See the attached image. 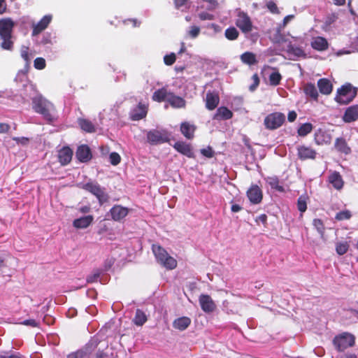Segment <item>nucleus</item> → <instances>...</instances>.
<instances>
[{
	"instance_id": "obj_16",
	"label": "nucleus",
	"mask_w": 358,
	"mask_h": 358,
	"mask_svg": "<svg viewBox=\"0 0 358 358\" xmlns=\"http://www.w3.org/2000/svg\"><path fill=\"white\" fill-rule=\"evenodd\" d=\"M250 201L252 203H259L262 199V193L257 185L252 186L247 192Z\"/></svg>"
},
{
	"instance_id": "obj_36",
	"label": "nucleus",
	"mask_w": 358,
	"mask_h": 358,
	"mask_svg": "<svg viewBox=\"0 0 358 358\" xmlns=\"http://www.w3.org/2000/svg\"><path fill=\"white\" fill-rule=\"evenodd\" d=\"M304 92L306 95L310 96L313 99H315V100L317 99L318 92H317V90L314 85H313L311 83L307 84L304 87Z\"/></svg>"
},
{
	"instance_id": "obj_38",
	"label": "nucleus",
	"mask_w": 358,
	"mask_h": 358,
	"mask_svg": "<svg viewBox=\"0 0 358 358\" xmlns=\"http://www.w3.org/2000/svg\"><path fill=\"white\" fill-rule=\"evenodd\" d=\"M349 244L347 241L339 242L336 244V250L339 255L345 254L349 249Z\"/></svg>"
},
{
	"instance_id": "obj_26",
	"label": "nucleus",
	"mask_w": 358,
	"mask_h": 358,
	"mask_svg": "<svg viewBox=\"0 0 358 358\" xmlns=\"http://www.w3.org/2000/svg\"><path fill=\"white\" fill-rule=\"evenodd\" d=\"M196 127L193 124H190L187 122L182 123L180 126V131L182 134L188 139L194 138V133Z\"/></svg>"
},
{
	"instance_id": "obj_12",
	"label": "nucleus",
	"mask_w": 358,
	"mask_h": 358,
	"mask_svg": "<svg viewBox=\"0 0 358 358\" xmlns=\"http://www.w3.org/2000/svg\"><path fill=\"white\" fill-rule=\"evenodd\" d=\"M358 119V105L348 107L343 115V120L345 122H352Z\"/></svg>"
},
{
	"instance_id": "obj_62",
	"label": "nucleus",
	"mask_w": 358,
	"mask_h": 358,
	"mask_svg": "<svg viewBox=\"0 0 358 358\" xmlns=\"http://www.w3.org/2000/svg\"><path fill=\"white\" fill-rule=\"evenodd\" d=\"M6 0H0V14L3 13L6 9Z\"/></svg>"
},
{
	"instance_id": "obj_32",
	"label": "nucleus",
	"mask_w": 358,
	"mask_h": 358,
	"mask_svg": "<svg viewBox=\"0 0 358 358\" xmlns=\"http://www.w3.org/2000/svg\"><path fill=\"white\" fill-rule=\"evenodd\" d=\"M287 52L293 56L297 57H305L306 54L303 50L299 47H294L291 43L287 45Z\"/></svg>"
},
{
	"instance_id": "obj_4",
	"label": "nucleus",
	"mask_w": 358,
	"mask_h": 358,
	"mask_svg": "<svg viewBox=\"0 0 358 358\" xmlns=\"http://www.w3.org/2000/svg\"><path fill=\"white\" fill-rule=\"evenodd\" d=\"M285 115L279 112H275L268 115L264 119V125L266 129L273 130L276 129L285 122Z\"/></svg>"
},
{
	"instance_id": "obj_50",
	"label": "nucleus",
	"mask_w": 358,
	"mask_h": 358,
	"mask_svg": "<svg viewBox=\"0 0 358 358\" xmlns=\"http://www.w3.org/2000/svg\"><path fill=\"white\" fill-rule=\"evenodd\" d=\"M201 153L208 158L213 157L214 156V151L213 150L211 147H207L206 148L201 150Z\"/></svg>"
},
{
	"instance_id": "obj_58",
	"label": "nucleus",
	"mask_w": 358,
	"mask_h": 358,
	"mask_svg": "<svg viewBox=\"0 0 358 358\" xmlns=\"http://www.w3.org/2000/svg\"><path fill=\"white\" fill-rule=\"evenodd\" d=\"M99 277V273H94L93 275H91L87 277V282H93L96 281Z\"/></svg>"
},
{
	"instance_id": "obj_64",
	"label": "nucleus",
	"mask_w": 358,
	"mask_h": 358,
	"mask_svg": "<svg viewBox=\"0 0 358 358\" xmlns=\"http://www.w3.org/2000/svg\"><path fill=\"white\" fill-rule=\"evenodd\" d=\"M0 358H22V357L19 355H11L10 356L1 355Z\"/></svg>"
},
{
	"instance_id": "obj_45",
	"label": "nucleus",
	"mask_w": 358,
	"mask_h": 358,
	"mask_svg": "<svg viewBox=\"0 0 358 358\" xmlns=\"http://www.w3.org/2000/svg\"><path fill=\"white\" fill-rule=\"evenodd\" d=\"M297 207L300 212L303 213L306 210L307 204L304 196H300L298 199Z\"/></svg>"
},
{
	"instance_id": "obj_11",
	"label": "nucleus",
	"mask_w": 358,
	"mask_h": 358,
	"mask_svg": "<svg viewBox=\"0 0 358 358\" xmlns=\"http://www.w3.org/2000/svg\"><path fill=\"white\" fill-rule=\"evenodd\" d=\"M13 22L9 19H3L0 20V36L1 38L11 37Z\"/></svg>"
},
{
	"instance_id": "obj_34",
	"label": "nucleus",
	"mask_w": 358,
	"mask_h": 358,
	"mask_svg": "<svg viewBox=\"0 0 358 358\" xmlns=\"http://www.w3.org/2000/svg\"><path fill=\"white\" fill-rule=\"evenodd\" d=\"M147 321V316L144 312L138 309L134 318V322L137 326H142Z\"/></svg>"
},
{
	"instance_id": "obj_28",
	"label": "nucleus",
	"mask_w": 358,
	"mask_h": 358,
	"mask_svg": "<svg viewBox=\"0 0 358 358\" xmlns=\"http://www.w3.org/2000/svg\"><path fill=\"white\" fill-rule=\"evenodd\" d=\"M232 112L226 107H220L214 115V119L229 120L232 117Z\"/></svg>"
},
{
	"instance_id": "obj_61",
	"label": "nucleus",
	"mask_w": 358,
	"mask_h": 358,
	"mask_svg": "<svg viewBox=\"0 0 358 358\" xmlns=\"http://www.w3.org/2000/svg\"><path fill=\"white\" fill-rule=\"evenodd\" d=\"M199 17L201 20H212V15L206 13H201L199 14Z\"/></svg>"
},
{
	"instance_id": "obj_27",
	"label": "nucleus",
	"mask_w": 358,
	"mask_h": 358,
	"mask_svg": "<svg viewBox=\"0 0 358 358\" xmlns=\"http://www.w3.org/2000/svg\"><path fill=\"white\" fill-rule=\"evenodd\" d=\"M167 101L174 108H182L185 106V101L180 96L170 93L167 97Z\"/></svg>"
},
{
	"instance_id": "obj_31",
	"label": "nucleus",
	"mask_w": 358,
	"mask_h": 358,
	"mask_svg": "<svg viewBox=\"0 0 358 358\" xmlns=\"http://www.w3.org/2000/svg\"><path fill=\"white\" fill-rule=\"evenodd\" d=\"M242 62L248 65H253L257 63L256 56L251 52H245L241 55Z\"/></svg>"
},
{
	"instance_id": "obj_52",
	"label": "nucleus",
	"mask_w": 358,
	"mask_h": 358,
	"mask_svg": "<svg viewBox=\"0 0 358 358\" xmlns=\"http://www.w3.org/2000/svg\"><path fill=\"white\" fill-rule=\"evenodd\" d=\"M28 50L29 48L26 46H23L21 49V56L27 62L29 61Z\"/></svg>"
},
{
	"instance_id": "obj_18",
	"label": "nucleus",
	"mask_w": 358,
	"mask_h": 358,
	"mask_svg": "<svg viewBox=\"0 0 358 358\" xmlns=\"http://www.w3.org/2000/svg\"><path fill=\"white\" fill-rule=\"evenodd\" d=\"M310 45L313 49L318 51L326 50L329 47L327 39L322 36L313 38Z\"/></svg>"
},
{
	"instance_id": "obj_40",
	"label": "nucleus",
	"mask_w": 358,
	"mask_h": 358,
	"mask_svg": "<svg viewBox=\"0 0 358 358\" xmlns=\"http://www.w3.org/2000/svg\"><path fill=\"white\" fill-rule=\"evenodd\" d=\"M238 31L234 27L228 28L225 31V36L229 40H235L238 38Z\"/></svg>"
},
{
	"instance_id": "obj_25",
	"label": "nucleus",
	"mask_w": 358,
	"mask_h": 358,
	"mask_svg": "<svg viewBox=\"0 0 358 358\" xmlns=\"http://www.w3.org/2000/svg\"><path fill=\"white\" fill-rule=\"evenodd\" d=\"M191 324V320L188 317H181L175 320L173 326L175 329L180 331L186 329Z\"/></svg>"
},
{
	"instance_id": "obj_46",
	"label": "nucleus",
	"mask_w": 358,
	"mask_h": 358,
	"mask_svg": "<svg viewBox=\"0 0 358 358\" xmlns=\"http://www.w3.org/2000/svg\"><path fill=\"white\" fill-rule=\"evenodd\" d=\"M110 162L112 165L116 166L120 164L121 161V157L120 155L117 152H111L109 156Z\"/></svg>"
},
{
	"instance_id": "obj_54",
	"label": "nucleus",
	"mask_w": 358,
	"mask_h": 358,
	"mask_svg": "<svg viewBox=\"0 0 358 358\" xmlns=\"http://www.w3.org/2000/svg\"><path fill=\"white\" fill-rule=\"evenodd\" d=\"M85 355V353L82 350H78L75 352H72L69 354L67 357L68 358H83Z\"/></svg>"
},
{
	"instance_id": "obj_63",
	"label": "nucleus",
	"mask_w": 358,
	"mask_h": 358,
	"mask_svg": "<svg viewBox=\"0 0 358 358\" xmlns=\"http://www.w3.org/2000/svg\"><path fill=\"white\" fill-rule=\"evenodd\" d=\"M267 220V216L265 214H262L259 215L257 219L256 222H262L263 224H266Z\"/></svg>"
},
{
	"instance_id": "obj_10",
	"label": "nucleus",
	"mask_w": 358,
	"mask_h": 358,
	"mask_svg": "<svg viewBox=\"0 0 358 358\" xmlns=\"http://www.w3.org/2000/svg\"><path fill=\"white\" fill-rule=\"evenodd\" d=\"M129 208L120 205L114 206L110 210L111 217L115 221H120L124 218L129 213Z\"/></svg>"
},
{
	"instance_id": "obj_6",
	"label": "nucleus",
	"mask_w": 358,
	"mask_h": 358,
	"mask_svg": "<svg viewBox=\"0 0 358 358\" xmlns=\"http://www.w3.org/2000/svg\"><path fill=\"white\" fill-rule=\"evenodd\" d=\"M355 336L349 333H343L334 339V344L339 351H343L355 344Z\"/></svg>"
},
{
	"instance_id": "obj_30",
	"label": "nucleus",
	"mask_w": 358,
	"mask_h": 358,
	"mask_svg": "<svg viewBox=\"0 0 358 358\" xmlns=\"http://www.w3.org/2000/svg\"><path fill=\"white\" fill-rule=\"evenodd\" d=\"M329 182L332 184V185L336 189H341L343 186V181L342 180L341 176L339 173L335 172L333 173L329 178Z\"/></svg>"
},
{
	"instance_id": "obj_23",
	"label": "nucleus",
	"mask_w": 358,
	"mask_h": 358,
	"mask_svg": "<svg viewBox=\"0 0 358 358\" xmlns=\"http://www.w3.org/2000/svg\"><path fill=\"white\" fill-rule=\"evenodd\" d=\"M147 106L141 103H139L137 108L131 113V118L134 120H139L146 116Z\"/></svg>"
},
{
	"instance_id": "obj_14",
	"label": "nucleus",
	"mask_w": 358,
	"mask_h": 358,
	"mask_svg": "<svg viewBox=\"0 0 358 358\" xmlns=\"http://www.w3.org/2000/svg\"><path fill=\"white\" fill-rule=\"evenodd\" d=\"M51 18L52 17L50 15H45L41 19V20L39 22H38L37 24H33L32 35L36 36L38 34H40L42 31H43L50 22Z\"/></svg>"
},
{
	"instance_id": "obj_5",
	"label": "nucleus",
	"mask_w": 358,
	"mask_h": 358,
	"mask_svg": "<svg viewBox=\"0 0 358 358\" xmlns=\"http://www.w3.org/2000/svg\"><path fill=\"white\" fill-rule=\"evenodd\" d=\"M147 140L152 145L161 144L169 141V134L165 130L153 129L147 133Z\"/></svg>"
},
{
	"instance_id": "obj_1",
	"label": "nucleus",
	"mask_w": 358,
	"mask_h": 358,
	"mask_svg": "<svg viewBox=\"0 0 358 358\" xmlns=\"http://www.w3.org/2000/svg\"><path fill=\"white\" fill-rule=\"evenodd\" d=\"M32 106L35 112L42 115L47 121L51 122L55 120L52 114L55 111L54 105L41 95L32 99Z\"/></svg>"
},
{
	"instance_id": "obj_13",
	"label": "nucleus",
	"mask_w": 358,
	"mask_h": 358,
	"mask_svg": "<svg viewBox=\"0 0 358 358\" xmlns=\"http://www.w3.org/2000/svg\"><path fill=\"white\" fill-rule=\"evenodd\" d=\"M76 157L82 162H86L90 160L92 158V154L90 148L85 145L78 147L76 151Z\"/></svg>"
},
{
	"instance_id": "obj_37",
	"label": "nucleus",
	"mask_w": 358,
	"mask_h": 358,
	"mask_svg": "<svg viewBox=\"0 0 358 358\" xmlns=\"http://www.w3.org/2000/svg\"><path fill=\"white\" fill-rule=\"evenodd\" d=\"M313 130V125L310 123H305L298 129V134L301 136H305Z\"/></svg>"
},
{
	"instance_id": "obj_44",
	"label": "nucleus",
	"mask_w": 358,
	"mask_h": 358,
	"mask_svg": "<svg viewBox=\"0 0 358 358\" xmlns=\"http://www.w3.org/2000/svg\"><path fill=\"white\" fill-rule=\"evenodd\" d=\"M313 225L320 234L321 236L323 237L324 234V227L322 221L320 219H315L313 220Z\"/></svg>"
},
{
	"instance_id": "obj_53",
	"label": "nucleus",
	"mask_w": 358,
	"mask_h": 358,
	"mask_svg": "<svg viewBox=\"0 0 358 358\" xmlns=\"http://www.w3.org/2000/svg\"><path fill=\"white\" fill-rule=\"evenodd\" d=\"M200 32V29L198 27L193 26L191 27L189 34L192 38H196Z\"/></svg>"
},
{
	"instance_id": "obj_47",
	"label": "nucleus",
	"mask_w": 358,
	"mask_h": 358,
	"mask_svg": "<svg viewBox=\"0 0 358 358\" xmlns=\"http://www.w3.org/2000/svg\"><path fill=\"white\" fill-rule=\"evenodd\" d=\"M11 37L1 38L3 42L1 44L2 48L5 50H10L13 47V42L10 40Z\"/></svg>"
},
{
	"instance_id": "obj_9",
	"label": "nucleus",
	"mask_w": 358,
	"mask_h": 358,
	"mask_svg": "<svg viewBox=\"0 0 358 358\" xmlns=\"http://www.w3.org/2000/svg\"><path fill=\"white\" fill-rule=\"evenodd\" d=\"M199 303L201 309L205 313H212L216 308V305L209 295L201 294L199 296Z\"/></svg>"
},
{
	"instance_id": "obj_51",
	"label": "nucleus",
	"mask_w": 358,
	"mask_h": 358,
	"mask_svg": "<svg viewBox=\"0 0 358 358\" xmlns=\"http://www.w3.org/2000/svg\"><path fill=\"white\" fill-rule=\"evenodd\" d=\"M13 140L15 141L17 144L22 145H27L29 142V139L27 137H13Z\"/></svg>"
},
{
	"instance_id": "obj_57",
	"label": "nucleus",
	"mask_w": 358,
	"mask_h": 358,
	"mask_svg": "<svg viewBox=\"0 0 358 358\" xmlns=\"http://www.w3.org/2000/svg\"><path fill=\"white\" fill-rule=\"evenodd\" d=\"M296 117H297V115L295 111H294V110L290 111L288 113V116H287L288 121L290 122H292L296 119Z\"/></svg>"
},
{
	"instance_id": "obj_24",
	"label": "nucleus",
	"mask_w": 358,
	"mask_h": 358,
	"mask_svg": "<svg viewBox=\"0 0 358 358\" xmlns=\"http://www.w3.org/2000/svg\"><path fill=\"white\" fill-rule=\"evenodd\" d=\"M317 86L320 92L324 94H331L333 90V86L331 82L326 78L320 79L317 82Z\"/></svg>"
},
{
	"instance_id": "obj_17",
	"label": "nucleus",
	"mask_w": 358,
	"mask_h": 358,
	"mask_svg": "<svg viewBox=\"0 0 358 358\" xmlns=\"http://www.w3.org/2000/svg\"><path fill=\"white\" fill-rule=\"evenodd\" d=\"M315 141L318 145L328 144L331 143V136L327 131L320 129L315 134Z\"/></svg>"
},
{
	"instance_id": "obj_43",
	"label": "nucleus",
	"mask_w": 358,
	"mask_h": 358,
	"mask_svg": "<svg viewBox=\"0 0 358 358\" xmlns=\"http://www.w3.org/2000/svg\"><path fill=\"white\" fill-rule=\"evenodd\" d=\"M352 217L351 212L348 210H343L338 213L336 215L335 218L337 220H349Z\"/></svg>"
},
{
	"instance_id": "obj_19",
	"label": "nucleus",
	"mask_w": 358,
	"mask_h": 358,
	"mask_svg": "<svg viewBox=\"0 0 358 358\" xmlns=\"http://www.w3.org/2000/svg\"><path fill=\"white\" fill-rule=\"evenodd\" d=\"M173 148L180 153L188 157H193L194 154L192 150V147L189 144H187L185 142L178 141L176 142Z\"/></svg>"
},
{
	"instance_id": "obj_55",
	"label": "nucleus",
	"mask_w": 358,
	"mask_h": 358,
	"mask_svg": "<svg viewBox=\"0 0 358 358\" xmlns=\"http://www.w3.org/2000/svg\"><path fill=\"white\" fill-rule=\"evenodd\" d=\"M253 84L250 87V90L253 91L259 84V79L257 74L252 76Z\"/></svg>"
},
{
	"instance_id": "obj_21",
	"label": "nucleus",
	"mask_w": 358,
	"mask_h": 358,
	"mask_svg": "<svg viewBox=\"0 0 358 358\" xmlns=\"http://www.w3.org/2000/svg\"><path fill=\"white\" fill-rule=\"evenodd\" d=\"M220 101L219 96L215 92H208L206 94V106L208 110H214Z\"/></svg>"
},
{
	"instance_id": "obj_8",
	"label": "nucleus",
	"mask_w": 358,
	"mask_h": 358,
	"mask_svg": "<svg viewBox=\"0 0 358 358\" xmlns=\"http://www.w3.org/2000/svg\"><path fill=\"white\" fill-rule=\"evenodd\" d=\"M236 25L243 32L248 33L252 30V24L249 16L239 11L236 20Z\"/></svg>"
},
{
	"instance_id": "obj_33",
	"label": "nucleus",
	"mask_w": 358,
	"mask_h": 358,
	"mask_svg": "<svg viewBox=\"0 0 358 358\" xmlns=\"http://www.w3.org/2000/svg\"><path fill=\"white\" fill-rule=\"evenodd\" d=\"M335 147L339 152L345 154H348L350 152V148L348 146L346 141L343 138H337Z\"/></svg>"
},
{
	"instance_id": "obj_22",
	"label": "nucleus",
	"mask_w": 358,
	"mask_h": 358,
	"mask_svg": "<svg viewBox=\"0 0 358 358\" xmlns=\"http://www.w3.org/2000/svg\"><path fill=\"white\" fill-rule=\"evenodd\" d=\"M73 155V151L68 147L63 148L59 151L58 158L62 165L69 164Z\"/></svg>"
},
{
	"instance_id": "obj_48",
	"label": "nucleus",
	"mask_w": 358,
	"mask_h": 358,
	"mask_svg": "<svg viewBox=\"0 0 358 358\" xmlns=\"http://www.w3.org/2000/svg\"><path fill=\"white\" fill-rule=\"evenodd\" d=\"M34 67L37 69H43L45 67V60L42 57H38L34 60Z\"/></svg>"
},
{
	"instance_id": "obj_39",
	"label": "nucleus",
	"mask_w": 358,
	"mask_h": 358,
	"mask_svg": "<svg viewBox=\"0 0 358 358\" xmlns=\"http://www.w3.org/2000/svg\"><path fill=\"white\" fill-rule=\"evenodd\" d=\"M267 182L272 188H274L279 192H283L284 189L282 186L279 185V180L276 177H269L267 178Z\"/></svg>"
},
{
	"instance_id": "obj_20",
	"label": "nucleus",
	"mask_w": 358,
	"mask_h": 358,
	"mask_svg": "<svg viewBox=\"0 0 358 358\" xmlns=\"http://www.w3.org/2000/svg\"><path fill=\"white\" fill-rule=\"evenodd\" d=\"M94 217L92 215L84 216L74 220L73 226L76 229H85L92 223Z\"/></svg>"
},
{
	"instance_id": "obj_15",
	"label": "nucleus",
	"mask_w": 358,
	"mask_h": 358,
	"mask_svg": "<svg viewBox=\"0 0 358 358\" xmlns=\"http://www.w3.org/2000/svg\"><path fill=\"white\" fill-rule=\"evenodd\" d=\"M297 150L298 156L302 160L315 158L316 152L311 148L301 145L298 148Z\"/></svg>"
},
{
	"instance_id": "obj_35",
	"label": "nucleus",
	"mask_w": 358,
	"mask_h": 358,
	"mask_svg": "<svg viewBox=\"0 0 358 358\" xmlns=\"http://www.w3.org/2000/svg\"><path fill=\"white\" fill-rule=\"evenodd\" d=\"M78 124L81 129L87 132H94L95 128L92 123L85 119H79Z\"/></svg>"
},
{
	"instance_id": "obj_29",
	"label": "nucleus",
	"mask_w": 358,
	"mask_h": 358,
	"mask_svg": "<svg viewBox=\"0 0 358 358\" xmlns=\"http://www.w3.org/2000/svg\"><path fill=\"white\" fill-rule=\"evenodd\" d=\"M170 93L171 92H167V90L163 87L154 92L152 99L158 102H162L163 101H167V97L169 96Z\"/></svg>"
},
{
	"instance_id": "obj_56",
	"label": "nucleus",
	"mask_w": 358,
	"mask_h": 358,
	"mask_svg": "<svg viewBox=\"0 0 358 358\" xmlns=\"http://www.w3.org/2000/svg\"><path fill=\"white\" fill-rule=\"evenodd\" d=\"M267 7L272 13H278V11L276 4L273 1H269L267 3Z\"/></svg>"
},
{
	"instance_id": "obj_7",
	"label": "nucleus",
	"mask_w": 358,
	"mask_h": 358,
	"mask_svg": "<svg viewBox=\"0 0 358 358\" xmlns=\"http://www.w3.org/2000/svg\"><path fill=\"white\" fill-rule=\"evenodd\" d=\"M83 188L96 196L101 203L107 201L108 199V196L96 183L87 182L83 186Z\"/></svg>"
},
{
	"instance_id": "obj_59",
	"label": "nucleus",
	"mask_w": 358,
	"mask_h": 358,
	"mask_svg": "<svg viewBox=\"0 0 358 358\" xmlns=\"http://www.w3.org/2000/svg\"><path fill=\"white\" fill-rule=\"evenodd\" d=\"M10 126L6 123H0V133H6L8 131Z\"/></svg>"
},
{
	"instance_id": "obj_3",
	"label": "nucleus",
	"mask_w": 358,
	"mask_h": 358,
	"mask_svg": "<svg viewBox=\"0 0 358 358\" xmlns=\"http://www.w3.org/2000/svg\"><path fill=\"white\" fill-rule=\"evenodd\" d=\"M357 95V89L351 84L343 85L337 91L335 100L340 104H348L351 102Z\"/></svg>"
},
{
	"instance_id": "obj_2",
	"label": "nucleus",
	"mask_w": 358,
	"mask_h": 358,
	"mask_svg": "<svg viewBox=\"0 0 358 358\" xmlns=\"http://www.w3.org/2000/svg\"><path fill=\"white\" fill-rule=\"evenodd\" d=\"M152 252L157 262L166 269L172 270L177 266V261L160 245H153Z\"/></svg>"
},
{
	"instance_id": "obj_41",
	"label": "nucleus",
	"mask_w": 358,
	"mask_h": 358,
	"mask_svg": "<svg viewBox=\"0 0 358 358\" xmlns=\"http://www.w3.org/2000/svg\"><path fill=\"white\" fill-rule=\"evenodd\" d=\"M271 41L275 43H281L283 42H286L287 40L282 35L280 29H277L275 33L271 37Z\"/></svg>"
},
{
	"instance_id": "obj_49",
	"label": "nucleus",
	"mask_w": 358,
	"mask_h": 358,
	"mask_svg": "<svg viewBox=\"0 0 358 358\" xmlns=\"http://www.w3.org/2000/svg\"><path fill=\"white\" fill-rule=\"evenodd\" d=\"M176 59V55L174 53H171L170 55L164 56V61L166 65H172L175 62Z\"/></svg>"
},
{
	"instance_id": "obj_42",
	"label": "nucleus",
	"mask_w": 358,
	"mask_h": 358,
	"mask_svg": "<svg viewBox=\"0 0 358 358\" xmlns=\"http://www.w3.org/2000/svg\"><path fill=\"white\" fill-rule=\"evenodd\" d=\"M281 80V75L278 72H273L269 76V81L271 85L276 86Z\"/></svg>"
},
{
	"instance_id": "obj_60",
	"label": "nucleus",
	"mask_w": 358,
	"mask_h": 358,
	"mask_svg": "<svg viewBox=\"0 0 358 358\" xmlns=\"http://www.w3.org/2000/svg\"><path fill=\"white\" fill-rule=\"evenodd\" d=\"M24 325H29L32 327H36L37 322L34 320H27L22 322Z\"/></svg>"
}]
</instances>
